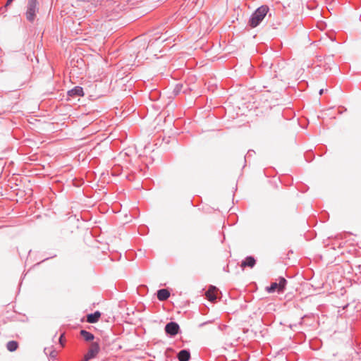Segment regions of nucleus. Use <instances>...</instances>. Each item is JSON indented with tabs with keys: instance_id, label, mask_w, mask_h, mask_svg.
Instances as JSON below:
<instances>
[{
	"instance_id": "nucleus-12",
	"label": "nucleus",
	"mask_w": 361,
	"mask_h": 361,
	"mask_svg": "<svg viewBox=\"0 0 361 361\" xmlns=\"http://www.w3.org/2000/svg\"><path fill=\"white\" fill-rule=\"evenodd\" d=\"M18 347V342L15 341H10L6 344V348L10 352L15 351Z\"/></svg>"
},
{
	"instance_id": "nucleus-2",
	"label": "nucleus",
	"mask_w": 361,
	"mask_h": 361,
	"mask_svg": "<svg viewBox=\"0 0 361 361\" xmlns=\"http://www.w3.org/2000/svg\"><path fill=\"white\" fill-rule=\"evenodd\" d=\"M42 3V0H27L25 15L29 22L32 23L35 20Z\"/></svg>"
},
{
	"instance_id": "nucleus-18",
	"label": "nucleus",
	"mask_w": 361,
	"mask_h": 361,
	"mask_svg": "<svg viewBox=\"0 0 361 361\" xmlns=\"http://www.w3.org/2000/svg\"><path fill=\"white\" fill-rule=\"evenodd\" d=\"M50 349H51V348H44V353H45L47 355H48L49 354Z\"/></svg>"
},
{
	"instance_id": "nucleus-13",
	"label": "nucleus",
	"mask_w": 361,
	"mask_h": 361,
	"mask_svg": "<svg viewBox=\"0 0 361 361\" xmlns=\"http://www.w3.org/2000/svg\"><path fill=\"white\" fill-rule=\"evenodd\" d=\"M277 283L279 285V292H283L287 283L286 279L283 277H280Z\"/></svg>"
},
{
	"instance_id": "nucleus-14",
	"label": "nucleus",
	"mask_w": 361,
	"mask_h": 361,
	"mask_svg": "<svg viewBox=\"0 0 361 361\" xmlns=\"http://www.w3.org/2000/svg\"><path fill=\"white\" fill-rule=\"evenodd\" d=\"M276 289L279 290V285L277 282H273L271 283L270 286L267 287L266 290L269 293H274Z\"/></svg>"
},
{
	"instance_id": "nucleus-16",
	"label": "nucleus",
	"mask_w": 361,
	"mask_h": 361,
	"mask_svg": "<svg viewBox=\"0 0 361 361\" xmlns=\"http://www.w3.org/2000/svg\"><path fill=\"white\" fill-rule=\"evenodd\" d=\"M182 87H183V85H181V84L176 85L175 88H174V90H173V92L176 94H178L181 91Z\"/></svg>"
},
{
	"instance_id": "nucleus-6",
	"label": "nucleus",
	"mask_w": 361,
	"mask_h": 361,
	"mask_svg": "<svg viewBox=\"0 0 361 361\" xmlns=\"http://www.w3.org/2000/svg\"><path fill=\"white\" fill-rule=\"evenodd\" d=\"M179 361H189L190 359V353L189 350L183 349L179 351L177 355Z\"/></svg>"
},
{
	"instance_id": "nucleus-20",
	"label": "nucleus",
	"mask_w": 361,
	"mask_h": 361,
	"mask_svg": "<svg viewBox=\"0 0 361 361\" xmlns=\"http://www.w3.org/2000/svg\"><path fill=\"white\" fill-rule=\"evenodd\" d=\"M12 1H11V0H7V2L5 6L7 7L8 5H10L11 4Z\"/></svg>"
},
{
	"instance_id": "nucleus-17",
	"label": "nucleus",
	"mask_w": 361,
	"mask_h": 361,
	"mask_svg": "<svg viewBox=\"0 0 361 361\" xmlns=\"http://www.w3.org/2000/svg\"><path fill=\"white\" fill-rule=\"evenodd\" d=\"M57 355V353L56 351L54 350V349H50V352H49V356L51 358V359H55Z\"/></svg>"
},
{
	"instance_id": "nucleus-4",
	"label": "nucleus",
	"mask_w": 361,
	"mask_h": 361,
	"mask_svg": "<svg viewBox=\"0 0 361 361\" xmlns=\"http://www.w3.org/2000/svg\"><path fill=\"white\" fill-rule=\"evenodd\" d=\"M165 332L170 336H175L177 335L180 330L179 325L175 322H170L165 326Z\"/></svg>"
},
{
	"instance_id": "nucleus-21",
	"label": "nucleus",
	"mask_w": 361,
	"mask_h": 361,
	"mask_svg": "<svg viewBox=\"0 0 361 361\" xmlns=\"http://www.w3.org/2000/svg\"><path fill=\"white\" fill-rule=\"evenodd\" d=\"M324 89H321V90H319V94H320V95H321V94H322L324 93Z\"/></svg>"
},
{
	"instance_id": "nucleus-5",
	"label": "nucleus",
	"mask_w": 361,
	"mask_h": 361,
	"mask_svg": "<svg viewBox=\"0 0 361 361\" xmlns=\"http://www.w3.org/2000/svg\"><path fill=\"white\" fill-rule=\"evenodd\" d=\"M256 264V259L252 256L246 257L240 264V267L244 269L245 267L253 268Z\"/></svg>"
},
{
	"instance_id": "nucleus-1",
	"label": "nucleus",
	"mask_w": 361,
	"mask_h": 361,
	"mask_svg": "<svg viewBox=\"0 0 361 361\" xmlns=\"http://www.w3.org/2000/svg\"><path fill=\"white\" fill-rule=\"evenodd\" d=\"M269 11V8L267 5H262L257 8L251 15L248 25L252 28L258 26L264 20Z\"/></svg>"
},
{
	"instance_id": "nucleus-9",
	"label": "nucleus",
	"mask_w": 361,
	"mask_h": 361,
	"mask_svg": "<svg viewBox=\"0 0 361 361\" xmlns=\"http://www.w3.org/2000/svg\"><path fill=\"white\" fill-rule=\"evenodd\" d=\"M100 316L101 313L99 311H96L94 313L89 314L87 316V321L91 324L96 323L99 320Z\"/></svg>"
},
{
	"instance_id": "nucleus-10",
	"label": "nucleus",
	"mask_w": 361,
	"mask_h": 361,
	"mask_svg": "<svg viewBox=\"0 0 361 361\" xmlns=\"http://www.w3.org/2000/svg\"><path fill=\"white\" fill-rule=\"evenodd\" d=\"M216 291V288L215 286H211L208 290L206 292V296L209 301H214L216 300V296L215 295V292Z\"/></svg>"
},
{
	"instance_id": "nucleus-15",
	"label": "nucleus",
	"mask_w": 361,
	"mask_h": 361,
	"mask_svg": "<svg viewBox=\"0 0 361 361\" xmlns=\"http://www.w3.org/2000/svg\"><path fill=\"white\" fill-rule=\"evenodd\" d=\"M77 1L82 2V3H90V4L94 6L99 4L102 1V0H77Z\"/></svg>"
},
{
	"instance_id": "nucleus-19",
	"label": "nucleus",
	"mask_w": 361,
	"mask_h": 361,
	"mask_svg": "<svg viewBox=\"0 0 361 361\" xmlns=\"http://www.w3.org/2000/svg\"><path fill=\"white\" fill-rule=\"evenodd\" d=\"M63 334H61V335L60 336V337H59V343H60L62 345H63Z\"/></svg>"
},
{
	"instance_id": "nucleus-3",
	"label": "nucleus",
	"mask_w": 361,
	"mask_h": 361,
	"mask_svg": "<svg viewBox=\"0 0 361 361\" xmlns=\"http://www.w3.org/2000/svg\"><path fill=\"white\" fill-rule=\"evenodd\" d=\"M100 350L99 344L98 342H92L90 344V348L87 353L84 355L82 361H89L90 360L94 358Z\"/></svg>"
},
{
	"instance_id": "nucleus-11",
	"label": "nucleus",
	"mask_w": 361,
	"mask_h": 361,
	"mask_svg": "<svg viewBox=\"0 0 361 361\" xmlns=\"http://www.w3.org/2000/svg\"><path fill=\"white\" fill-rule=\"evenodd\" d=\"M81 336L84 338L86 341H93L94 338V336L93 334L85 330L82 329L80 332Z\"/></svg>"
},
{
	"instance_id": "nucleus-8",
	"label": "nucleus",
	"mask_w": 361,
	"mask_h": 361,
	"mask_svg": "<svg viewBox=\"0 0 361 361\" xmlns=\"http://www.w3.org/2000/svg\"><path fill=\"white\" fill-rule=\"evenodd\" d=\"M70 97H80L84 94L83 89L81 87L76 86L68 92Z\"/></svg>"
},
{
	"instance_id": "nucleus-7",
	"label": "nucleus",
	"mask_w": 361,
	"mask_h": 361,
	"mask_svg": "<svg viewBox=\"0 0 361 361\" xmlns=\"http://www.w3.org/2000/svg\"><path fill=\"white\" fill-rule=\"evenodd\" d=\"M157 296L160 301H164L170 297V293L168 290L162 288L157 290Z\"/></svg>"
}]
</instances>
